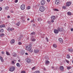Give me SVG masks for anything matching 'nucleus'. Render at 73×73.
<instances>
[{"label":"nucleus","mask_w":73,"mask_h":73,"mask_svg":"<svg viewBox=\"0 0 73 73\" xmlns=\"http://www.w3.org/2000/svg\"><path fill=\"white\" fill-rule=\"evenodd\" d=\"M45 10V7L43 6H41L39 8V10L40 12H44Z\"/></svg>","instance_id":"1"},{"label":"nucleus","mask_w":73,"mask_h":73,"mask_svg":"<svg viewBox=\"0 0 73 73\" xmlns=\"http://www.w3.org/2000/svg\"><path fill=\"white\" fill-rule=\"evenodd\" d=\"M26 50L28 51H30L31 50V46L30 45H28L26 47Z\"/></svg>","instance_id":"2"},{"label":"nucleus","mask_w":73,"mask_h":73,"mask_svg":"<svg viewBox=\"0 0 73 73\" xmlns=\"http://www.w3.org/2000/svg\"><path fill=\"white\" fill-rule=\"evenodd\" d=\"M15 70V67L14 66H12L9 68V70L10 72H13Z\"/></svg>","instance_id":"3"},{"label":"nucleus","mask_w":73,"mask_h":73,"mask_svg":"<svg viewBox=\"0 0 73 73\" xmlns=\"http://www.w3.org/2000/svg\"><path fill=\"white\" fill-rule=\"evenodd\" d=\"M40 4L42 5H44L45 4V0H42L41 1Z\"/></svg>","instance_id":"4"},{"label":"nucleus","mask_w":73,"mask_h":73,"mask_svg":"<svg viewBox=\"0 0 73 73\" xmlns=\"http://www.w3.org/2000/svg\"><path fill=\"white\" fill-rule=\"evenodd\" d=\"M14 30V28L13 27H12L10 28L9 27H8L7 29V31H8L9 32L11 31H13Z\"/></svg>","instance_id":"5"},{"label":"nucleus","mask_w":73,"mask_h":73,"mask_svg":"<svg viewBox=\"0 0 73 73\" xmlns=\"http://www.w3.org/2000/svg\"><path fill=\"white\" fill-rule=\"evenodd\" d=\"M72 4V2H68L66 3V6L67 7H69Z\"/></svg>","instance_id":"6"},{"label":"nucleus","mask_w":73,"mask_h":73,"mask_svg":"<svg viewBox=\"0 0 73 73\" xmlns=\"http://www.w3.org/2000/svg\"><path fill=\"white\" fill-rule=\"evenodd\" d=\"M55 2V4H56V5H58L60 4V1L59 0H56Z\"/></svg>","instance_id":"7"},{"label":"nucleus","mask_w":73,"mask_h":73,"mask_svg":"<svg viewBox=\"0 0 73 73\" xmlns=\"http://www.w3.org/2000/svg\"><path fill=\"white\" fill-rule=\"evenodd\" d=\"M57 30L59 31V32H62L63 30V29L62 28L58 27L57 29Z\"/></svg>","instance_id":"8"},{"label":"nucleus","mask_w":73,"mask_h":73,"mask_svg":"<svg viewBox=\"0 0 73 73\" xmlns=\"http://www.w3.org/2000/svg\"><path fill=\"white\" fill-rule=\"evenodd\" d=\"M21 9L23 10L25 9V5H22L21 6Z\"/></svg>","instance_id":"9"},{"label":"nucleus","mask_w":73,"mask_h":73,"mask_svg":"<svg viewBox=\"0 0 73 73\" xmlns=\"http://www.w3.org/2000/svg\"><path fill=\"white\" fill-rule=\"evenodd\" d=\"M34 52L35 53H38L39 52V50L38 49H35L34 50Z\"/></svg>","instance_id":"10"},{"label":"nucleus","mask_w":73,"mask_h":73,"mask_svg":"<svg viewBox=\"0 0 73 73\" xmlns=\"http://www.w3.org/2000/svg\"><path fill=\"white\" fill-rule=\"evenodd\" d=\"M54 32L55 34H57L58 33V31L56 29L54 30Z\"/></svg>","instance_id":"11"},{"label":"nucleus","mask_w":73,"mask_h":73,"mask_svg":"<svg viewBox=\"0 0 73 73\" xmlns=\"http://www.w3.org/2000/svg\"><path fill=\"white\" fill-rule=\"evenodd\" d=\"M60 71H62L64 70V67L62 66H61L60 67Z\"/></svg>","instance_id":"12"},{"label":"nucleus","mask_w":73,"mask_h":73,"mask_svg":"<svg viewBox=\"0 0 73 73\" xmlns=\"http://www.w3.org/2000/svg\"><path fill=\"white\" fill-rule=\"evenodd\" d=\"M58 40L60 43H62L63 42V40H62V39L61 38H59L58 39Z\"/></svg>","instance_id":"13"},{"label":"nucleus","mask_w":73,"mask_h":73,"mask_svg":"<svg viewBox=\"0 0 73 73\" xmlns=\"http://www.w3.org/2000/svg\"><path fill=\"white\" fill-rule=\"evenodd\" d=\"M51 18V20H55V19H56V17H55L54 16H52Z\"/></svg>","instance_id":"14"},{"label":"nucleus","mask_w":73,"mask_h":73,"mask_svg":"<svg viewBox=\"0 0 73 73\" xmlns=\"http://www.w3.org/2000/svg\"><path fill=\"white\" fill-rule=\"evenodd\" d=\"M35 33H36L35 32H33V33H31L30 35L31 36L33 37V35H35Z\"/></svg>","instance_id":"15"},{"label":"nucleus","mask_w":73,"mask_h":73,"mask_svg":"<svg viewBox=\"0 0 73 73\" xmlns=\"http://www.w3.org/2000/svg\"><path fill=\"white\" fill-rule=\"evenodd\" d=\"M11 43L12 44H14L15 43V40L14 39L12 40L11 41Z\"/></svg>","instance_id":"16"},{"label":"nucleus","mask_w":73,"mask_h":73,"mask_svg":"<svg viewBox=\"0 0 73 73\" xmlns=\"http://www.w3.org/2000/svg\"><path fill=\"white\" fill-rule=\"evenodd\" d=\"M27 61L28 63H30L31 62V60L29 58H27Z\"/></svg>","instance_id":"17"},{"label":"nucleus","mask_w":73,"mask_h":73,"mask_svg":"<svg viewBox=\"0 0 73 73\" xmlns=\"http://www.w3.org/2000/svg\"><path fill=\"white\" fill-rule=\"evenodd\" d=\"M0 58L1 61L2 62H4V59H3V58L1 56H0Z\"/></svg>","instance_id":"18"},{"label":"nucleus","mask_w":73,"mask_h":73,"mask_svg":"<svg viewBox=\"0 0 73 73\" xmlns=\"http://www.w3.org/2000/svg\"><path fill=\"white\" fill-rule=\"evenodd\" d=\"M12 55L13 56H14V57H16V53L13 52L12 54Z\"/></svg>","instance_id":"19"},{"label":"nucleus","mask_w":73,"mask_h":73,"mask_svg":"<svg viewBox=\"0 0 73 73\" xmlns=\"http://www.w3.org/2000/svg\"><path fill=\"white\" fill-rule=\"evenodd\" d=\"M68 51L70 52H72L73 51V49L72 48H69L68 50Z\"/></svg>","instance_id":"20"},{"label":"nucleus","mask_w":73,"mask_h":73,"mask_svg":"<svg viewBox=\"0 0 73 73\" xmlns=\"http://www.w3.org/2000/svg\"><path fill=\"white\" fill-rule=\"evenodd\" d=\"M5 27V26L4 25H0V28H3H3Z\"/></svg>","instance_id":"21"},{"label":"nucleus","mask_w":73,"mask_h":73,"mask_svg":"<svg viewBox=\"0 0 73 73\" xmlns=\"http://www.w3.org/2000/svg\"><path fill=\"white\" fill-rule=\"evenodd\" d=\"M4 36V34L3 33H1L0 34V37H3Z\"/></svg>","instance_id":"22"},{"label":"nucleus","mask_w":73,"mask_h":73,"mask_svg":"<svg viewBox=\"0 0 73 73\" xmlns=\"http://www.w3.org/2000/svg\"><path fill=\"white\" fill-rule=\"evenodd\" d=\"M16 65L17 67H18L19 68V67H20V63H17Z\"/></svg>","instance_id":"23"},{"label":"nucleus","mask_w":73,"mask_h":73,"mask_svg":"<svg viewBox=\"0 0 73 73\" xmlns=\"http://www.w3.org/2000/svg\"><path fill=\"white\" fill-rule=\"evenodd\" d=\"M42 20L40 18H38V21H42Z\"/></svg>","instance_id":"24"},{"label":"nucleus","mask_w":73,"mask_h":73,"mask_svg":"<svg viewBox=\"0 0 73 73\" xmlns=\"http://www.w3.org/2000/svg\"><path fill=\"white\" fill-rule=\"evenodd\" d=\"M45 64L46 65V64H49V61H46V62H45Z\"/></svg>","instance_id":"25"},{"label":"nucleus","mask_w":73,"mask_h":73,"mask_svg":"<svg viewBox=\"0 0 73 73\" xmlns=\"http://www.w3.org/2000/svg\"><path fill=\"white\" fill-rule=\"evenodd\" d=\"M67 14L68 15H69V16H70V15H72V13L70 12H68L67 13Z\"/></svg>","instance_id":"26"},{"label":"nucleus","mask_w":73,"mask_h":73,"mask_svg":"<svg viewBox=\"0 0 73 73\" xmlns=\"http://www.w3.org/2000/svg\"><path fill=\"white\" fill-rule=\"evenodd\" d=\"M53 46L54 47V48H57V45L55 44H54L53 45Z\"/></svg>","instance_id":"27"},{"label":"nucleus","mask_w":73,"mask_h":73,"mask_svg":"<svg viewBox=\"0 0 73 73\" xmlns=\"http://www.w3.org/2000/svg\"><path fill=\"white\" fill-rule=\"evenodd\" d=\"M4 32V30L3 29H0V32L1 33H2V32Z\"/></svg>","instance_id":"28"},{"label":"nucleus","mask_w":73,"mask_h":73,"mask_svg":"<svg viewBox=\"0 0 73 73\" xmlns=\"http://www.w3.org/2000/svg\"><path fill=\"white\" fill-rule=\"evenodd\" d=\"M6 54L7 56H9V55H10V54H9V53L8 51H6Z\"/></svg>","instance_id":"29"},{"label":"nucleus","mask_w":73,"mask_h":73,"mask_svg":"<svg viewBox=\"0 0 73 73\" xmlns=\"http://www.w3.org/2000/svg\"><path fill=\"white\" fill-rule=\"evenodd\" d=\"M20 22H19L16 24V25H17V26H19V25H20Z\"/></svg>","instance_id":"30"},{"label":"nucleus","mask_w":73,"mask_h":73,"mask_svg":"<svg viewBox=\"0 0 73 73\" xmlns=\"http://www.w3.org/2000/svg\"><path fill=\"white\" fill-rule=\"evenodd\" d=\"M67 69L68 70H69V69H71V67L70 66H68L67 67Z\"/></svg>","instance_id":"31"},{"label":"nucleus","mask_w":73,"mask_h":73,"mask_svg":"<svg viewBox=\"0 0 73 73\" xmlns=\"http://www.w3.org/2000/svg\"><path fill=\"white\" fill-rule=\"evenodd\" d=\"M5 9L6 10H8V9H9V7L8 6H6L5 7Z\"/></svg>","instance_id":"32"},{"label":"nucleus","mask_w":73,"mask_h":73,"mask_svg":"<svg viewBox=\"0 0 73 73\" xmlns=\"http://www.w3.org/2000/svg\"><path fill=\"white\" fill-rule=\"evenodd\" d=\"M21 19H22L23 20H22V21H23V22H24V21H25V20H24V17H22L21 18Z\"/></svg>","instance_id":"33"},{"label":"nucleus","mask_w":73,"mask_h":73,"mask_svg":"<svg viewBox=\"0 0 73 73\" xmlns=\"http://www.w3.org/2000/svg\"><path fill=\"white\" fill-rule=\"evenodd\" d=\"M67 58H70V55L69 54H68L67 55Z\"/></svg>","instance_id":"34"},{"label":"nucleus","mask_w":73,"mask_h":73,"mask_svg":"<svg viewBox=\"0 0 73 73\" xmlns=\"http://www.w3.org/2000/svg\"><path fill=\"white\" fill-rule=\"evenodd\" d=\"M31 9V7L30 6H28L27 7V9Z\"/></svg>","instance_id":"35"},{"label":"nucleus","mask_w":73,"mask_h":73,"mask_svg":"<svg viewBox=\"0 0 73 73\" xmlns=\"http://www.w3.org/2000/svg\"><path fill=\"white\" fill-rule=\"evenodd\" d=\"M54 11H58V10L55 9H54Z\"/></svg>","instance_id":"36"},{"label":"nucleus","mask_w":73,"mask_h":73,"mask_svg":"<svg viewBox=\"0 0 73 73\" xmlns=\"http://www.w3.org/2000/svg\"><path fill=\"white\" fill-rule=\"evenodd\" d=\"M32 41H36V39H35L33 38L32 39Z\"/></svg>","instance_id":"37"},{"label":"nucleus","mask_w":73,"mask_h":73,"mask_svg":"<svg viewBox=\"0 0 73 73\" xmlns=\"http://www.w3.org/2000/svg\"><path fill=\"white\" fill-rule=\"evenodd\" d=\"M66 62H67V63H69V60H67L66 59L65 60Z\"/></svg>","instance_id":"38"},{"label":"nucleus","mask_w":73,"mask_h":73,"mask_svg":"<svg viewBox=\"0 0 73 73\" xmlns=\"http://www.w3.org/2000/svg\"><path fill=\"white\" fill-rule=\"evenodd\" d=\"M47 23H48V24H50V21H47Z\"/></svg>","instance_id":"39"},{"label":"nucleus","mask_w":73,"mask_h":73,"mask_svg":"<svg viewBox=\"0 0 73 73\" xmlns=\"http://www.w3.org/2000/svg\"><path fill=\"white\" fill-rule=\"evenodd\" d=\"M46 40L48 42V41H48V37H46Z\"/></svg>","instance_id":"40"},{"label":"nucleus","mask_w":73,"mask_h":73,"mask_svg":"<svg viewBox=\"0 0 73 73\" xmlns=\"http://www.w3.org/2000/svg\"><path fill=\"white\" fill-rule=\"evenodd\" d=\"M63 9H66V6H63Z\"/></svg>","instance_id":"41"},{"label":"nucleus","mask_w":73,"mask_h":73,"mask_svg":"<svg viewBox=\"0 0 73 73\" xmlns=\"http://www.w3.org/2000/svg\"><path fill=\"white\" fill-rule=\"evenodd\" d=\"M21 73H25V71H22L21 72Z\"/></svg>","instance_id":"42"},{"label":"nucleus","mask_w":73,"mask_h":73,"mask_svg":"<svg viewBox=\"0 0 73 73\" xmlns=\"http://www.w3.org/2000/svg\"><path fill=\"white\" fill-rule=\"evenodd\" d=\"M21 54H24V52L22 51V53H21Z\"/></svg>","instance_id":"43"},{"label":"nucleus","mask_w":73,"mask_h":73,"mask_svg":"<svg viewBox=\"0 0 73 73\" xmlns=\"http://www.w3.org/2000/svg\"><path fill=\"white\" fill-rule=\"evenodd\" d=\"M36 67H33V68H32V70H34V69H35V68Z\"/></svg>","instance_id":"44"},{"label":"nucleus","mask_w":73,"mask_h":73,"mask_svg":"<svg viewBox=\"0 0 73 73\" xmlns=\"http://www.w3.org/2000/svg\"><path fill=\"white\" fill-rule=\"evenodd\" d=\"M36 73H40V71H36Z\"/></svg>","instance_id":"45"},{"label":"nucleus","mask_w":73,"mask_h":73,"mask_svg":"<svg viewBox=\"0 0 73 73\" xmlns=\"http://www.w3.org/2000/svg\"><path fill=\"white\" fill-rule=\"evenodd\" d=\"M21 42H19L18 43V44H19V45H21Z\"/></svg>","instance_id":"46"},{"label":"nucleus","mask_w":73,"mask_h":73,"mask_svg":"<svg viewBox=\"0 0 73 73\" xmlns=\"http://www.w3.org/2000/svg\"><path fill=\"white\" fill-rule=\"evenodd\" d=\"M18 2V0H15V3H17Z\"/></svg>","instance_id":"47"},{"label":"nucleus","mask_w":73,"mask_h":73,"mask_svg":"<svg viewBox=\"0 0 73 73\" xmlns=\"http://www.w3.org/2000/svg\"><path fill=\"white\" fill-rule=\"evenodd\" d=\"M12 64H15V62H14V61H12Z\"/></svg>","instance_id":"48"},{"label":"nucleus","mask_w":73,"mask_h":73,"mask_svg":"<svg viewBox=\"0 0 73 73\" xmlns=\"http://www.w3.org/2000/svg\"><path fill=\"white\" fill-rule=\"evenodd\" d=\"M4 52H3V51L1 52V54H4Z\"/></svg>","instance_id":"49"},{"label":"nucleus","mask_w":73,"mask_h":73,"mask_svg":"<svg viewBox=\"0 0 73 73\" xmlns=\"http://www.w3.org/2000/svg\"><path fill=\"white\" fill-rule=\"evenodd\" d=\"M51 21L52 23H54V21L53 20H52Z\"/></svg>","instance_id":"50"},{"label":"nucleus","mask_w":73,"mask_h":73,"mask_svg":"<svg viewBox=\"0 0 73 73\" xmlns=\"http://www.w3.org/2000/svg\"><path fill=\"white\" fill-rule=\"evenodd\" d=\"M33 27H35V26H36V25H35V24H33Z\"/></svg>","instance_id":"51"},{"label":"nucleus","mask_w":73,"mask_h":73,"mask_svg":"<svg viewBox=\"0 0 73 73\" xmlns=\"http://www.w3.org/2000/svg\"><path fill=\"white\" fill-rule=\"evenodd\" d=\"M2 10V8L0 7V11H1Z\"/></svg>","instance_id":"52"},{"label":"nucleus","mask_w":73,"mask_h":73,"mask_svg":"<svg viewBox=\"0 0 73 73\" xmlns=\"http://www.w3.org/2000/svg\"><path fill=\"white\" fill-rule=\"evenodd\" d=\"M70 30H71V31H72H72H73V29H70Z\"/></svg>","instance_id":"53"},{"label":"nucleus","mask_w":73,"mask_h":73,"mask_svg":"<svg viewBox=\"0 0 73 73\" xmlns=\"http://www.w3.org/2000/svg\"><path fill=\"white\" fill-rule=\"evenodd\" d=\"M25 54H26V55H28V53H25Z\"/></svg>","instance_id":"54"},{"label":"nucleus","mask_w":73,"mask_h":73,"mask_svg":"<svg viewBox=\"0 0 73 73\" xmlns=\"http://www.w3.org/2000/svg\"><path fill=\"white\" fill-rule=\"evenodd\" d=\"M47 2H49L50 1V0H47Z\"/></svg>","instance_id":"55"},{"label":"nucleus","mask_w":73,"mask_h":73,"mask_svg":"<svg viewBox=\"0 0 73 73\" xmlns=\"http://www.w3.org/2000/svg\"><path fill=\"white\" fill-rule=\"evenodd\" d=\"M10 18V16H7V18Z\"/></svg>","instance_id":"56"},{"label":"nucleus","mask_w":73,"mask_h":73,"mask_svg":"<svg viewBox=\"0 0 73 73\" xmlns=\"http://www.w3.org/2000/svg\"><path fill=\"white\" fill-rule=\"evenodd\" d=\"M51 68H52V69H54V67H53V66L51 67Z\"/></svg>","instance_id":"57"},{"label":"nucleus","mask_w":73,"mask_h":73,"mask_svg":"<svg viewBox=\"0 0 73 73\" xmlns=\"http://www.w3.org/2000/svg\"><path fill=\"white\" fill-rule=\"evenodd\" d=\"M11 13H13V11H11Z\"/></svg>","instance_id":"58"},{"label":"nucleus","mask_w":73,"mask_h":73,"mask_svg":"<svg viewBox=\"0 0 73 73\" xmlns=\"http://www.w3.org/2000/svg\"><path fill=\"white\" fill-rule=\"evenodd\" d=\"M33 21V20H32L31 21V23H32Z\"/></svg>","instance_id":"59"},{"label":"nucleus","mask_w":73,"mask_h":73,"mask_svg":"<svg viewBox=\"0 0 73 73\" xmlns=\"http://www.w3.org/2000/svg\"><path fill=\"white\" fill-rule=\"evenodd\" d=\"M43 69H44V70H46V69H45V68H44Z\"/></svg>","instance_id":"60"},{"label":"nucleus","mask_w":73,"mask_h":73,"mask_svg":"<svg viewBox=\"0 0 73 73\" xmlns=\"http://www.w3.org/2000/svg\"><path fill=\"white\" fill-rule=\"evenodd\" d=\"M27 20H28V21H29V18L28 19H27Z\"/></svg>","instance_id":"61"},{"label":"nucleus","mask_w":73,"mask_h":73,"mask_svg":"<svg viewBox=\"0 0 73 73\" xmlns=\"http://www.w3.org/2000/svg\"><path fill=\"white\" fill-rule=\"evenodd\" d=\"M3 1V0H0V1Z\"/></svg>","instance_id":"62"},{"label":"nucleus","mask_w":73,"mask_h":73,"mask_svg":"<svg viewBox=\"0 0 73 73\" xmlns=\"http://www.w3.org/2000/svg\"><path fill=\"white\" fill-rule=\"evenodd\" d=\"M33 73H36V71H35L33 72Z\"/></svg>","instance_id":"63"},{"label":"nucleus","mask_w":73,"mask_h":73,"mask_svg":"<svg viewBox=\"0 0 73 73\" xmlns=\"http://www.w3.org/2000/svg\"><path fill=\"white\" fill-rule=\"evenodd\" d=\"M18 61L19 62H20V60H18Z\"/></svg>","instance_id":"64"}]
</instances>
